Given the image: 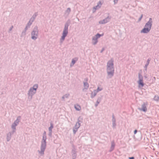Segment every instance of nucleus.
Here are the masks:
<instances>
[{"instance_id":"obj_34","label":"nucleus","mask_w":159,"mask_h":159,"mask_svg":"<svg viewBox=\"0 0 159 159\" xmlns=\"http://www.w3.org/2000/svg\"><path fill=\"white\" fill-rule=\"evenodd\" d=\"M32 23L31 22H30V21H29V22L27 23V24L26 25L29 26V27H30V26L32 24Z\"/></svg>"},{"instance_id":"obj_39","label":"nucleus","mask_w":159,"mask_h":159,"mask_svg":"<svg viewBox=\"0 0 159 159\" xmlns=\"http://www.w3.org/2000/svg\"><path fill=\"white\" fill-rule=\"evenodd\" d=\"M119 0H114L113 2L114 3V4H117L118 3Z\"/></svg>"},{"instance_id":"obj_7","label":"nucleus","mask_w":159,"mask_h":159,"mask_svg":"<svg viewBox=\"0 0 159 159\" xmlns=\"http://www.w3.org/2000/svg\"><path fill=\"white\" fill-rule=\"evenodd\" d=\"M36 93V91L30 88L27 93L28 98L30 100H31L33 96Z\"/></svg>"},{"instance_id":"obj_30","label":"nucleus","mask_w":159,"mask_h":159,"mask_svg":"<svg viewBox=\"0 0 159 159\" xmlns=\"http://www.w3.org/2000/svg\"><path fill=\"white\" fill-rule=\"evenodd\" d=\"M103 89V88H100L98 87L96 90H95L98 93L100 91H102Z\"/></svg>"},{"instance_id":"obj_41","label":"nucleus","mask_w":159,"mask_h":159,"mask_svg":"<svg viewBox=\"0 0 159 159\" xmlns=\"http://www.w3.org/2000/svg\"><path fill=\"white\" fill-rule=\"evenodd\" d=\"M43 136H47L46 133L45 131H44L43 133Z\"/></svg>"},{"instance_id":"obj_28","label":"nucleus","mask_w":159,"mask_h":159,"mask_svg":"<svg viewBox=\"0 0 159 159\" xmlns=\"http://www.w3.org/2000/svg\"><path fill=\"white\" fill-rule=\"evenodd\" d=\"M70 96V94L69 93H66L62 97V99L64 100V99L66 98H67Z\"/></svg>"},{"instance_id":"obj_16","label":"nucleus","mask_w":159,"mask_h":159,"mask_svg":"<svg viewBox=\"0 0 159 159\" xmlns=\"http://www.w3.org/2000/svg\"><path fill=\"white\" fill-rule=\"evenodd\" d=\"M84 88L83 89V91H84L85 90L87 89L89 87V84L87 82H84Z\"/></svg>"},{"instance_id":"obj_38","label":"nucleus","mask_w":159,"mask_h":159,"mask_svg":"<svg viewBox=\"0 0 159 159\" xmlns=\"http://www.w3.org/2000/svg\"><path fill=\"white\" fill-rule=\"evenodd\" d=\"M52 131H49V133H48V135L50 137H52Z\"/></svg>"},{"instance_id":"obj_35","label":"nucleus","mask_w":159,"mask_h":159,"mask_svg":"<svg viewBox=\"0 0 159 159\" xmlns=\"http://www.w3.org/2000/svg\"><path fill=\"white\" fill-rule=\"evenodd\" d=\"M26 31L24 30L22 32L21 35L22 36L25 35L26 34Z\"/></svg>"},{"instance_id":"obj_32","label":"nucleus","mask_w":159,"mask_h":159,"mask_svg":"<svg viewBox=\"0 0 159 159\" xmlns=\"http://www.w3.org/2000/svg\"><path fill=\"white\" fill-rule=\"evenodd\" d=\"M138 76H139V80H143V76L140 74L139 73V74Z\"/></svg>"},{"instance_id":"obj_8","label":"nucleus","mask_w":159,"mask_h":159,"mask_svg":"<svg viewBox=\"0 0 159 159\" xmlns=\"http://www.w3.org/2000/svg\"><path fill=\"white\" fill-rule=\"evenodd\" d=\"M20 116H18L17 117L16 120L11 125L12 129H16V127L19 124L20 120Z\"/></svg>"},{"instance_id":"obj_13","label":"nucleus","mask_w":159,"mask_h":159,"mask_svg":"<svg viewBox=\"0 0 159 159\" xmlns=\"http://www.w3.org/2000/svg\"><path fill=\"white\" fill-rule=\"evenodd\" d=\"M112 127L113 128L116 127V120L114 116V114L112 115Z\"/></svg>"},{"instance_id":"obj_19","label":"nucleus","mask_w":159,"mask_h":159,"mask_svg":"<svg viewBox=\"0 0 159 159\" xmlns=\"http://www.w3.org/2000/svg\"><path fill=\"white\" fill-rule=\"evenodd\" d=\"M101 98L100 97H99L97 100L95 104V107H97L98 106V104L100 103L101 101Z\"/></svg>"},{"instance_id":"obj_6","label":"nucleus","mask_w":159,"mask_h":159,"mask_svg":"<svg viewBox=\"0 0 159 159\" xmlns=\"http://www.w3.org/2000/svg\"><path fill=\"white\" fill-rule=\"evenodd\" d=\"M103 34H100L99 33L97 34L95 36L93 37L92 38V44L95 45L98 42V39L100 37L103 36Z\"/></svg>"},{"instance_id":"obj_45","label":"nucleus","mask_w":159,"mask_h":159,"mask_svg":"<svg viewBox=\"0 0 159 159\" xmlns=\"http://www.w3.org/2000/svg\"><path fill=\"white\" fill-rule=\"evenodd\" d=\"M137 130L136 129L134 131V134H136V133H137Z\"/></svg>"},{"instance_id":"obj_44","label":"nucleus","mask_w":159,"mask_h":159,"mask_svg":"<svg viewBox=\"0 0 159 159\" xmlns=\"http://www.w3.org/2000/svg\"><path fill=\"white\" fill-rule=\"evenodd\" d=\"M147 66H144V68L145 69V70L146 71H147Z\"/></svg>"},{"instance_id":"obj_33","label":"nucleus","mask_w":159,"mask_h":159,"mask_svg":"<svg viewBox=\"0 0 159 159\" xmlns=\"http://www.w3.org/2000/svg\"><path fill=\"white\" fill-rule=\"evenodd\" d=\"M99 9V8H98V7H97V6H96L95 7H93V12H94L95 11V10L97 9Z\"/></svg>"},{"instance_id":"obj_40","label":"nucleus","mask_w":159,"mask_h":159,"mask_svg":"<svg viewBox=\"0 0 159 159\" xmlns=\"http://www.w3.org/2000/svg\"><path fill=\"white\" fill-rule=\"evenodd\" d=\"M30 27H29V26H27V25H26V26L25 29V30L26 31L27 30H28L29 28Z\"/></svg>"},{"instance_id":"obj_5","label":"nucleus","mask_w":159,"mask_h":159,"mask_svg":"<svg viewBox=\"0 0 159 159\" xmlns=\"http://www.w3.org/2000/svg\"><path fill=\"white\" fill-rule=\"evenodd\" d=\"M39 30L37 26H35L33 28L31 32V38L32 39L35 40L38 38L39 36Z\"/></svg>"},{"instance_id":"obj_12","label":"nucleus","mask_w":159,"mask_h":159,"mask_svg":"<svg viewBox=\"0 0 159 159\" xmlns=\"http://www.w3.org/2000/svg\"><path fill=\"white\" fill-rule=\"evenodd\" d=\"M80 126V123H76L74 127L73 128V132L74 134H75Z\"/></svg>"},{"instance_id":"obj_18","label":"nucleus","mask_w":159,"mask_h":159,"mask_svg":"<svg viewBox=\"0 0 159 159\" xmlns=\"http://www.w3.org/2000/svg\"><path fill=\"white\" fill-rule=\"evenodd\" d=\"M97 92L94 90L92 92L91 95V98H94L97 95Z\"/></svg>"},{"instance_id":"obj_49","label":"nucleus","mask_w":159,"mask_h":159,"mask_svg":"<svg viewBox=\"0 0 159 159\" xmlns=\"http://www.w3.org/2000/svg\"><path fill=\"white\" fill-rule=\"evenodd\" d=\"M49 159H51L50 158H49Z\"/></svg>"},{"instance_id":"obj_11","label":"nucleus","mask_w":159,"mask_h":159,"mask_svg":"<svg viewBox=\"0 0 159 159\" xmlns=\"http://www.w3.org/2000/svg\"><path fill=\"white\" fill-rule=\"evenodd\" d=\"M77 151L74 146L73 147L71 151V156L72 159H75L77 157Z\"/></svg>"},{"instance_id":"obj_9","label":"nucleus","mask_w":159,"mask_h":159,"mask_svg":"<svg viewBox=\"0 0 159 159\" xmlns=\"http://www.w3.org/2000/svg\"><path fill=\"white\" fill-rule=\"evenodd\" d=\"M111 16H107L106 18L103 19L102 20H100L99 22L100 24H105L107 22H109L111 19Z\"/></svg>"},{"instance_id":"obj_37","label":"nucleus","mask_w":159,"mask_h":159,"mask_svg":"<svg viewBox=\"0 0 159 159\" xmlns=\"http://www.w3.org/2000/svg\"><path fill=\"white\" fill-rule=\"evenodd\" d=\"M34 19L33 18H32L31 17V18L30 19L29 21L31 23H33L34 21Z\"/></svg>"},{"instance_id":"obj_14","label":"nucleus","mask_w":159,"mask_h":159,"mask_svg":"<svg viewBox=\"0 0 159 159\" xmlns=\"http://www.w3.org/2000/svg\"><path fill=\"white\" fill-rule=\"evenodd\" d=\"M78 60V58L77 57H75L72 59L71 63L70 64V66L71 67L73 66V65Z\"/></svg>"},{"instance_id":"obj_42","label":"nucleus","mask_w":159,"mask_h":159,"mask_svg":"<svg viewBox=\"0 0 159 159\" xmlns=\"http://www.w3.org/2000/svg\"><path fill=\"white\" fill-rule=\"evenodd\" d=\"M143 15H141V16L139 19V21H140L141 20V19H142V18L143 17Z\"/></svg>"},{"instance_id":"obj_24","label":"nucleus","mask_w":159,"mask_h":159,"mask_svg":"<svg viewBox=\"0 0 159 159\" xmlns=\"http://www.w3.org/2000/svg\"><path fill=\"white\" fill-rule=\"evenodd\" d=\"M83 120V118L81 116L79 117L77 119V122L76 123H80L82 122V120Z\"/></svg>"},{"instance_id":"obj_20","label":"nucleus","mask_w":159,"mask_h":159,"mask_svg":"<svg viewBox=\"0 0 159 159\" xmlns=\"http://www.w3.org/2000/svg\"><path fill=\"white\" fill-rule=\"evenodd\" d=\"M115 146V144L114 142H112L111 143V146L110 148V151L111 152L112 151L114 148Z\"/></svg>"},{"instance_id":"obj_46","label":"nucleus","mask_w":159,"mask_h":159,"mask_svg":"<svg viewBox=\"0 0 159 159\" xmlns=\"http://www.w3.org/2000/svg\"><path fill=\"white\" fill-rule=\"evenodd\" d=\"M105 50V49L104 48H103L102 49L101 51L100 52L101 53H102L103 51H104Z\"/></svg>"},{"instance_id":"obj_4","label":"nucleus","mask_w":159,"mask_h":159,"mask_svg":"<svg viewBox=\"0 0 159 159\" xmlns=\"http://www.w3.org/2000/svg\"><path fill=\"white\" fill-rule=\"evenodd\" d=\"M152 23V19L150 18L149 21L145 24L144 28L141 31V33L147 34L149 32L151 29Z\"/></svg>"},{"instance_id":"obj_1","label":"nucleus","mask_w":159,"mask_h":159,"mask_svg":"<svg viewBox=\"0 0 159 159\" xmlns=\"http://www.w3.org/2000/svg\"><path fill=\"white\" fill-rule=\"evenodd\" d=\"M113 60L111 59L109 60L107 63V73L108 75V79L111 78L114 75V67Z\"/></svg>"},{"instance_id":"obj_36","label":"nucleus","mask_w":159,"mask_h":159,"mask_svg":"<svg viewBox=\"0 0 159 159\" xmlns=\"http://www.w3.org/2000/svg\"><path fill=\"white\" fill-rule=\"evenodd\" d=\"M12 129V131L11 132H10V133H11V135L14 134V133L16 131V129Z\"/></svg>"},{"instance_id":"obj_29","label":"nucleus","mask_w":159,"mask_h":159,"mask_svg":"<svg viewBox=\"0 0 159 159\" xmlns=\"http://www.w3.org/2000/svg\"><path fill=\"white\" fill-rule=\"evenodd\" d=\"M38 15V12H36L31 17L35 20Z\"/></svg>"},{"instance_id":"obj_15","label":"nucleus","mask_w":159,"mask_h":159,"mask_svg":"<svg viewBox=\"0 0 159 159\" xmlns=\"http://www.w3.org/2000/svg\"><path fill=\"white\" fill-rule=\"evenodd\" d=\"M71 11V9L70 8H68L65 11L64 15L66 16H68Z\"/></svg>"},{"instance_id":"obj_17","label":"nucleus","mask_w":159,"mask_h":159,"mask_svg":"<svg viewBox=\"0 0 159 159\" xmlns=\"http://www.w3.org/2000/svg\"><path fill=\"white\" fill-rule=\"evenodd\" d=\"M11 138V133L10 132H8L7 134V142L10 141Z\"/></svg>"},{"instance_id":"obj_10","label":"nucleus","mask_w":159,"mask_h":159,"mask_svg":"<svg viewBox=\"0 0 159 159\" xmlns=\"http://www.w3.org/2000/svg\"><path fill=\"white\" fill-rule=\"evenodd\" d=\"M148 103L147 102H143L142 105L141 107L139 108L138 109L141 111H142L144 112H146L147 110V107L148 105Z\"/></svg>"},{"instance_id":"obj_27","label":"nucleus","mask_w":159,"mask_h":159,"mask_svg":"<svg viewBox=\"0 0 159 159\" xmlns=\"http://www.w3.org/2000/svg\"><path fill=\"white\" fill-rule=\"evenodd\" d=\"M53 128V124L52 123H51L50 124V127L48 128V130L49 131H52V129Z\"/></svg>"},{"instance_id":"obj_25","label":"nucleus","mask_w":159,"mask_h":159,"mask_svg":"<svg viewBox=\"0 0 159 159\" xmlns=\"http://www.w3.org/2000/svg\"><path fill=\"white\" fill-rule=\"evenodd\" d=\"M153 100L156 101H159V97L158 95H155Z\"/></svg>"},{"instance_id":"obj_43","label":"nucleus","mask_w":159,"mask_h":159,"mask_svg":"<svg viewBox=\"0 0 159 159\" xmlns=\"http://www.w3.org/2000/svg\"><path fill=\"white\" fill-rule=\"evenodd\" d=\"M13 26L12 25L10 27V28L9 29V31H11L12 30V29H13Z\"/></svg>"},{"instance_id":"obj_22","label":"nucleus","mask_w":159,"mask_h":159,"mask_svg":"<svg viewBox=\"0 0 159 159\" xmlns=\"http://www.w3.org/2000/svg\"><path fill=\"white\" fill-rule=\"evenodd\" d=\"M39 87V85L37 84H35L33 86V87H31L37 91V90Z\"/></svg>"},{"instance_id":"obj_47","label":"nucleus","mask_w":159,"mask_h":159,"mask_svg":"<svg viewBox=\"0 0 159 159\" xmlns=\"http://www.w3.org/2000/svg\"><path fill=\"white\" fill-rule=\"evenodd\" d=\"M129 159H134V157H129Z\"/></svg>"},{"instance_id":"obj_2","label":"nucleus","mask_w":159,"mask_h":159,"mask_svg":"<svg viewBox=\"0 0 159 159\" xmlns=\"http://www.w3.org/2000/svg\"><path fill=\"white\" fill-rule=\"evenodd\" d=\"M70 21L68 20L65 24L62 33V35L61 36L60 41L61 43H62L65 39L66 37L68 34V26L70 25Z\"/></svg>"},{"instance_id":"obj_31","label":"nucleus","mask_w":159,"mask_h":159,"mask_svg":"<svg viewBox=\"0 0 159 159\" xmlns=\"http://www.w3.org/2000/svg\"><path fill=\"white\" fill-rule=\"evenodd\" d=\"M102 4L101 3V1H99L97 3V5L98 8H100L102 6Z\"/></svg>"},{"instance_id":"obj_48","label":"nucleus","mask_w":159,"mask_h":159,"mask_svg":"<svg viewBox=\"0 0 159 159\" xmlns=\"http://www.w3.org/2000/svg\"><path fill=\"white\" fill-rule=\"evenodd\" d=\"M86 81H88V79H86Z\"/></svg>"},{"instance_id":"obj_26","label":"nucleus","mask_w":159,"mask_h":159,"mask_svg":"<svg viewBox=\"0 0 159 159\" xmlns=\"http://www.w3.org/2000/svg\"><path fill=\"white\" fill-rule=\"evenodd\" d=\"M151 60V59L150 58H148V59L147 60L146 63L145 64V66H148L150 63Z\"/></svg>"},{"instance_id":"obj_23","label":"nucleus","mask_w":159,"mask_h":159,"mask_svg":"<svg viewBox=\"0 0 159 159\" xmlns=\"http://www.w3.org/2000/svg\"><path fill=\"white\" fill-rule=\"evenodd\" d=\"M75 108L77 111H80L81 109L80 106L78 105H75Z\"/></svg>"},{"instance_id":"obj_21","label":"nucleus","mask_w":159,"mask_h":159,"mask_svg":"<svg viewBox=\"0 0 159 159\" xmlns=\"http://www.w3.org/2000/svg\"><path fill=\"white\" fill-rule=\"evenodd\" d=\"M138 83L142 87H143L144 85V83H143V80H139L138 81Z\"/></svg>"},{"instance_id":"obj_3","label":"nucleus","mask_w":159,"mask_h":159,"mask_svg":"<svg viewBox=\"0 0 159 159\" xmlns=\"http://www.w3.org/2000/svg\"><path fill=\"white\" fill-rule=\"evenodd\" d=\"M47 136H43V138L41 141V145L40 150H38L39 154L41 156H43L46 147Z\"/></svg>"}]
</instances>
